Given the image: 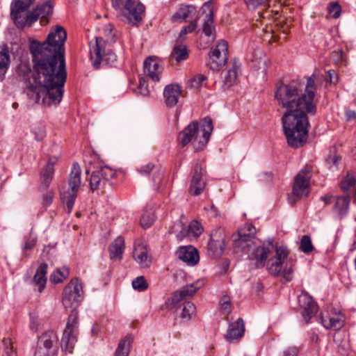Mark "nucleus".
I'll use <instances>...</instances> for the list:
<instances>
[{"label": "nucleus", "instance_id": "f257e3e1", "mask_svg": "<svg viewBox=\"0 0 356 356\" xmlns=\"http://www.w3.org/2000/svg\"><path fill=\"white\" fill-rule=\"evenodd\" d=\"M67 32L56 26L45 41L32 40L29 45L33 72L26 64L19 67V74L26 83L24 92L35 104L45 106L58 104L63 98L67 79L65 42Z\"/></svg>", "mask_w": 356, "mask_h": 356}, {"label": "nucleus", "instance_id": "f03ea898", "mask_svg": "<svg viewBox=\"0 0 356 356\" xmlns=\"http://www.w3.org/2000/svg\"><path fill=\"white\" fill-rule=\"evenodd\" d=\"M303 89L304 84L297 80H293L289 83H282L275 92V97L278 105L286 110L285 112L305 109L308 114L314 115L317 109L314 101L316 93L314 74L307 78L304 92Z\"/></svg>", "mask_w": 356, "mask_h": 356}, {"label": "nucleus", "instance_id": "7ed1b4c3", "mask_svg": "<svg viewBox=\"0 0 356 356\" xmlns=\"http://www.w3.org/2000/svg\"><path fill=\"white\" fill-rule=\"evenodd\" d=\"M305 109L284 112L282 117L283 130L288 145L295 149L302 147L308 138L310 124Z\"/></svg>", "mask_w": 356, "mask_h": 356}, {"label": "nucleus", "instance_id": "20e7f679", "mask_svg": "<svg viewBox=\"0 0 356 356\" xmlns=\"http://www.w3.org/2000/svg\"><path fill=\"white\" fill-rule=\"evenodd\" d=\"M233 247L236 253L246 252L248 259L252 262L256 268L265 266L266 259L271 250L273 249V238L268 241V245L265 246H255V241L245 236L244 232H237L232 235Z\"/></svg>", "mask_w": 356, "mask_h": 356}, {"label": "nucleus", "instance_id": "39448f33", "mask_svg": "<svg viewBox=\"0 0 356 356\" xmlns=\"http://www.w3.org/2000/svg\"><path fill=\"white\" fill-rule=\"evenodd\" d=\"M213 129L211 118L209 117L204 118L201 122L200 131L202 136H200L199 124L197 121H192L179 133L177 141L181 147H184L192 143L195 152H198L202 150L208 143Z\"/></svg>", "mask_w": 356, "mask_h": 356}, {"label": "nucleus", "instance_id": "423d86ee", "mask_svg": "<svg viewBox=\"0 0 356 356\" xmlns=\"http://www.w3.org/2000/svg\"><path fill=\"white\" fill-rule=\"evenodd\" d=\"M90 60L92 66L99 69L102 63L113 65L117 60V56L108 47V42L104 39L96 37L95 43L90 42Z\"/></svg>", "mask_w": 356, "mask_h": 356}, {"label": "nucleus", "instance_id": "0eeeda50", "mask_svg": "<svg viewBox=\"0 0 356 356\" xmlns=\"http://www.w3.org/2000/svg\"><path fill=\"white\" fill-rule=\"evenodd\" d=\"M81 170L77 162H74L72 166V170L68 177L69 189L61 195L63 203L65 205L66 210L70 213L74 205L77 193L81 185Z\"/></svg>", "mask_w": 356, "mask_h": 356}, {"label": "nucleus", "instance_id": "6e6552de", "mask_svg": "<svg viewBox=\"0 0 356 356\" xmlns=\"http://www.w3.org/2000/svg\"><path fill=\"white\" fill-rule=\"evenodd\" d=\"M312 177V168L306 165L295 177L293 191L289 195V202L293 205L298 200L309 195V180Z\"/></svg>", "mask_w": 356, "mask_h": 356}, {"label": "nucleus", "instance_id": "1a4fd4ad", "mask_svg": "<svg viewBox=\"0 0 356 356\" xmlns=\"http://www.w3.org/2000/svg\"><path fill=\"white\" fill-rule=\"evenodd\" d=\"M90 176V188L94 191L99 189H104L106 185H111V180L115 177V172L111 168L105 166L97 167L92 169L88 166L86 169V174Z\"/></svg>", "mask_w": 356, "mask_h": 356}, {"label": "nucleus", "instance_id": "9d476101", "mask_svg": "<svg viewBox=\"0 0 356 356\" xmlns=\"http://www.w3.org/2000/svg\"><path fill=\"white\" fill-rule=\"evenodd\" d=\"M78 311L74 308L68 316L65 329L61 339V349L63 351L72 353L78 334Z\"/></svg>", "mask_w": 356, "mask_h": 356}, {"label": "nucleus", "instance_id": "9b49d317", "mask_svg": "<svg viewBox=\"0 0 356 356\" xmlns=\"http://www.w3.org/2000/svg\"><path fill=\"white\" fill-rule=\"evenodd\" d=\"M83 291L81 281L75 277L64 288L63 304L65 308L77 306L83 300Z\"/></svg>", "mask_w": 356, "mask_h": 356}, {"label": "nucleus", "instance_id": "f8f14e48", "mask_svg": "<svg viewBox=\"0 0 356 356\" xmlns=\"http://www.w3.org/2000/svg\"><path fill=\"white\" fill-rule=\"evenodd\" d=\"M145 7L135 0H127L123 10L119 14L124 21L132 26H138L145 16Z\"/></svg>", "mask_w": 356, "mask_h": 356}, {"label": "nucleus", "instance_id": "ddd939ff", "mask_svg": "<svg viewBox=\"0 0 356 356\" xmlns=\"http://www.w3.org/2000/svg\"><path fill=\"white\" fill-rule=\"evenodd\" d=\"M228 59V44L225 40L219 41L213 47L209 52L208 65L213 70H218L225 65Z\"/></svg>", "mask_w": 356, "mask_h": 356}, {"label": "nucleus", "instance_id": "4468645a", "mask_svg": "<svg viewBox=\"0 0 356 356\" xmlns=\"http://www.w3.org/2000/svg\"><path fill=\"white\" fill-rule=\"evenodd\" d=\"M29 8H19L15 5H11L10 15L15 26L20 29L26 26H31L35 22L32 12L28 11Z\"/></svg>", "mask_w": 356, "mask_h": 356}, {"label": "nucleus", "instance_id": "2eb2a0df", "mask_svg": "<svg viewBox=\"0 0 356 356\" xmlns=\"http://www.w3.org/2000/svg\"><path fill=\"white\" fill-rule=\"evenodd\" d=\"M275 251V257L269 259L268 261V270L270 274L278 276L282 270V266L288 257L289 251L284 245H276Z\"/></svg>", "mask_w": 356, "mask_h": 356}, {"label": "nucleus", "instance_id": "dca6fc26", "mask_svg": "<svg viewBox=\"0 0 356 356\" xmlns=\"http://www.w3.org/2000/svg\"><path fill=\"white\" fill-rule=\"evenodd\" d=\"M202 170L201 163L197 162L193 168V176L188 188V193L192 195L197 196L200 195L206 186V182L202 178Z\"/></svg>", "mask_w": 356, "mask_h": 356}, {"label": "nucleus", "instance_id": "f3484780", "mask_svg": "<svg viewBox=\"0 0 356 356\" xmlns=\"http://www.w3.org/2000/svg\"><path fill=\"white\" fill-rule=\"evenodd\" d=\"M198 289L194 284L183 286L180 290L175 291L172 297L169 298L163 307L166 309H172L186 297L193 296Z\"/></svg>", "mask_w": 356, "mask_h": 356}, {"label": "nucleus", "instance_id": "a211bd4d", "mask_svg": "<svg viewBox=\"0 0 356 356\" xmlns=\"http://www.w3.org/2000/svg\"><path fill=\"white\" fill-rule=\"evenodd\" d=\"M299 306L302 309V316L305 320L312 318L318 310L317 304L307 293H302L298 297Z\"/></svg>", "mask_w": 356, "mask_h": 356}, {"label": "nucleus", "instance_id": "6ab92c4d", "mask_svg": "<svg viewBox=\"0 0 356 356\" xmlns=\"http://www.w3.org/2000/svg\"><path fill=\"white\" fill-rule=\"evenodd\" d=\"M144 74L149 77L153 81H160V76L163 71V67L159 65L158 60L149 56L147 58L143 63Z\"/></svg>", "mask_w": 356, "mask_h": 356}, {"label": "nucleus", "instance_id": "aec40b11", "mask_svg": "<svg viewBox=\"0 0 356 356\" xmlns=\"http://www.w3.org/2000/svg\"><path fill=\"white\" fill-rule=\"evenodd\" d=\"M54 5L51 0H47L43 3H39L31 11L35 22L40 18L41 22L47 24L48 17L53 14Z\"/></svg>", "mask_w": 356, "mask_h": 356}, {"label": "nucleus", "instance_id": "412c9836", "mask_svg": "<svg viewBox=\"0 0 356 356\" xmlns=\"http://www.w3.org/2000/svg\"><path fill=\"white\" fill-rule=\"evenodd\" d=\"M203 8L209 10V13L205 15L202 24V32L207 37H212V40L216 38L215 26L213 25V10L211 1H206L203 4Z\"/></svg>", "mask_w": 356, "mask_h": 356}, {"label": "nucleus", "instance_id": "4be33fe9", "mask_svg": "<svg viewBox=\"0 0 356 356\" xmlns=\"http://www.w3.org/2000/svg\"><path fill=\"white\" fill-rule=\"evenodd\" d=\"M181 93V86L178 84H168L163 90L164 102L167 106L173 107L178 103Z\"/></svg>", "mask_w": 356, "mask_h": 356}, {"label": "nucleus", "instance_id": "5701e85b", "mask_svg": "<svg viewBox=\"0 0 356 356\" xmlns=\"http://www.w3.org/2000/svg\"><path fill=\"white\" fill-rule=\"evenodd\" d=\"M244 332V321L243 318H238L235 322L229 323L225 337L228 341L238 340L243 337Z\"/></svg>", "mask_w": 356, "mask_h": 356}, {"label": "nucleus", "instance_id": "b1692460", "mask_svg": "<svg viewBox=\"0 0 356 356\" xmlns=\"http://www.w3.org/2000/svg\"><path fill=\"white\" fill-rule=\"evenodd\" d=\"M177 253L179 259L189 265H195L199 261L198 252L192 245L180 247Z\"/></svg>", "mask_w": 356, "mask_h": 356}, {"label": "nucleus", "instance_id": "393cba45", "mask_svg": "<svg viewBox=\"0 0 356 356\" xmlns=\"http://www.w3.org/2000/svg\"><path fill=\"white\" fill-rule=\"evenodd\" d=\"M219 234L220 231L213 232L207 244L208 250L216 257L220 256L225 248L224 238H221Z\"/></svg>", "mask_w": 356, "mask_h": 356}, {"label": "nucleus", "instance_id": "a878e982", "mask_svg": "<svg viewBox=\"0 0 356 356\" xmlns=\"http://www.w3.org/2000/svg\"><path fill=\"white\" fill-rule=\"evenodd\" d=\"M197 12V8L193 4L181 3L174 13L172 19L174 22L186 21L187 18L193 17Z\"/></svg>", "mask_w": 356, "mask_h": 356}, {"label": "nucleus", "instance_id": "bb28decb", "mask_svg": "<svg viewBox=\"0 0 356 356\" xmlns=\"http://www.w3.org/2000/svg\"><path fill=\"white\" fill-rule=\"evenodd\" d=\"M11 63L9 47L7 44L0 45V81L5 79V75Z\"/></svg>", "mask_w": 356, "mask_h": 356}, {"label": "nucleus", "instance_id": "cd10ccee", "mask_svg": "<svg viewBox=\"0 0 356 356\" xmlns=\"http://www.w3.org/2000/svg\"><path fill=\"white\" fill-rule=\"evenodd\" d=\"M334 204L332 211L338 214L340 218L346 216L349 210L350 197L349 195H339L334 197Z\"/></svg>", "mask_w": 356, "mask_h": 356}, {"label": "nucleus", "instance_id": "c85d7f7f", "mask_svg": "<svg viewBox=\"0 0 356 356\" xmlns=\"http://www.w3.org/2000/svg\"><path fill=\"white\" fill-rule=\"evenodd\" d=\"M241 68V63L236 59L232 61V66L229 68L223 78V84L222 86L224 90L228 89L234 85L236 81L238 71Z\"/></svg>", "mask_w": 356, "mask_h": 356}, {"label": "nucleus", "instance_id": "c756f323", "mask_svg": "<svg viewBox=\"0 0 356 356\" xmlns=\"http://www.w3.org/2000/svg\"><path fill=\"white\" fill-rule=\"evenodd\" d=\"M58 342V337L56 333L53 330H48L40 337L37 344L57 351Z\"/></svg>", "mask_w": 356, "mask_h": 356}, {"label": "nucleus", "instance_id": "7c9ffc66", "mask_svg": "<svg viewBox=\"0 0 356 356\" xmlns=\"http://www.w3.org/2000/svg\"><path fill=\"white\" fill-rule=\"evenodd\" d=\"M47 264L46 263L41 264L37 268L36 273L33 279V284L39 293H42L44 289L47 284Z\"/></svg>", "mask_w": 356, "mask_h": 356}, {"label": "nucleus", "instance_id": "2f4dec72", "mask_svg": "<svg viewBox=\"0 0 356 356\" xmlns=\"http://www.w3.org/2000/svg\"><path fill=\"white\" fill-rule=\"evenodd\" d=\"M137 171L142 175H147L151 172H152V181L156 186H158L161 184L163 177V171L161 169L157 168L152 163H149L146 165H142L141 167L138 168Z\"/></svg>", "mask_w": 356, "mask_h": 356}, {"label": "nucleus", "instance_id": "473e14b6", "mask_svg": "<svg viewBox=\"0 0 356 356\" xmlns=\"http://www.w3.org/2000/svg\"><path fill=\"white\" fill-rule=\"evenodd\" d=\"M133 254L134 259L142 268H147L150 266L151 259L148 257L146 246L143 244L136 245Z\"/></svg>", "mask_w": 356, "mask_h": 356}, {"label": "nucleus", "instance_id": "72a5a7b5", "mask_svg": "<svg viewBox=\"0 0 356 356\" xmlns=\"http://www.w3.org/2000/svg\"><path fill=\"white\" fill-rule=\"evenodd\" d=\"M124 249V239L122 236L117 237L109 246V254L111 259H121Z\"/></svg>", "mask_w": 356, "mask_h": 356}, {"label": "nucleus", "instance_id": "f704fd0d", "mask_svg": "<svg viewBox=\"0 0 356 356\" xmlns=\"http://www.w3.org/2000/svg\"><path fill=\"white\" fill-rule=\"evenodd\" d=\"M133 339L131 335H127L121 339L114 353L113 356H129Z\"/></svg>", "mask_w": 356, "mask_h": 356}, {"label": "nucleus", "instance_id": "c9c22d12", "mask_svg": "<svg viewBox=\"0 0 356 356\" xmlns=\"http://www.w3.org/2000/svg\"><path fill=\"white\" fill-rule=\"evenodd\" d=\"M204 231L202 225L197 221V220H192L188 227V230L186 232V234H183L182 232H180L178 234L177 237L180 239H182L184 238L186 235L187 236H193L195 238L200 236Z\"/></svg>", "mask_w": 356, "mask_h": 356}, {"label": "nucleus", "instance_id": "e433bc0d", "mask_svg": "<svg viewBox=\"0 0 356 356\" xmlns=\"http://www.w3.org/2000/svg\"><path fill=\"white\" fill-rule=\"evenodd\" d=\"M322 323L326 329L340 330L343 326V320L340 316L322 318Z\"/></svg>", "mask_w": 356, "mask_h": 356}, {"label": "nucleus", "instance_id": "4c0bfd02", "mask_svg": "<svg viewBox=\"0 0 356 356\" xmlns=\"http://www.w3.org/2000/svg\"><path fill=\"white\" fill-rule=\"evenodd\" d=\"M155 218L156 216L153 208H146L141 216L140 225L143 228H149L153 225Z\"/></svg>", "mask_w": 356, "mask_h": 356}, {"label": "nucleus", "instance_id": "58836bf2", "mask_svg": "<svg viewBox=\"0 0 356 356\" xmlns=\"http://www.w3.org/2000/svg\"><path fill=\"white\" fill-rule=\"evenodd\" d=\"M181 307L182 309L180 314V317L185 321H189L191 318L192 315H193L195 312L196 307L195 305L190 301H185L183 302Z\"/></svg>", "mask_w": 356, "mask_h": 356}, {"label": "nucleus", "instance_id": "ea45409f", "mask_svg": "<svg viewBox=\"0 0 356 356\" xmlns=\"http://www.w3.org/2000/svg\"><path fill=\"white\" fill-rule=\"evenodd\" d=\"M171 56L177 62L186 60L188 56L186 46L182 44L175 46L171 53Z\"/></svg>", "mask_w": 356, "mask_h": 356}, {"label": "nucleus", "instance_id": "a19ab883", "mask_svg": "<svg viewBox=\"0 0 356 356\" xmlns=\"http://www.w3.org/2000/svg\"><path fill=\"white\" fill-rule=\"evenodd\" d=\"M70 275V270L66 267H63L61 268L56 270L51 275H50V281L54 284H58L62 282L64 280H65Z\"/></svg>", "mask_w": 356, "mask_h": 356}, {"label": "nucleus", "instance_id": "79ce46f5", "mask_svg": "<svg viewBox=\"0 0 356 356\" xmlns=\"http://www.w3.org/2000/svg\"><path fill=\"white\" fill-rule=\"evenodd\" d=\"M356 184L355 177L350 172H348L346 175L340 181L339 186L343 192L348 191L351 188L354 187Z\"/></svg>", "mask_w": 356, "mask_h": 356}, {"label": "nucleus", "instance_id": "37998d69", "mask_svg": "<svg viewBox=\"0 0 356 356\" xmlns=\"http://www.w3.org/2000/svg\"><path fill=\"white\" fill-rule=\"evenodd\" d=\"M299 249L305 254H309L313 251L314 246L309 236L304 235L302 236Z\"/></svg>", "mask_w": 356, "mask_h": 356}, {"label": "nucleus", "instance_id": "c03bdc74", "mask_svg": "<svg viewBox=\"0 0 356 356\" xmlns=\"http://www.w3.org/2000/svg\"><path fill=\"white\" fill-rule=\"evenodd\" d=\"M54 173V168H51L50 167H46L44 168L43 171L41 173V182L43 186L46 188H48L51 184V181L53 179Z\"/></svg>", "mask_w": 356, "mask_h": 356}, {"label": "nucleus", "instance_id": "a18cd8bd", "mask_svg": "<svg viewBox=\"0 0 356 356\" xmlns=\"http://www.w3.org/2000/svg\"><path fill=\"white\" fill-rule=\"evenodd\" d=\"M249 10H255L259 7L267 8L270 0H244Z\"/></svg>", "mask_w": 356, "mask_h": 356}, {"label": "nucleus", "instance_id": "49530a36", "mask_svg": "<svg viewBox=\"0 0 356 356\" xmlns=\"http://www.w3.org/2000/svg\"><path fill=\"white\" fill-rule=\"evenodd\" d=\"M132 286L138 291H144L147 289L148 284L144 277L140 276L133 280Z\"/></svg>", "mask_w": 356, "mask_h": 356}, {"label": "nucleus", "instance_id": "de8ad7c7", "mask_svg": "<svg viewBox=\"0 0 356 356\" xmlns=\"http://www.w3.org/2000/svg\"><path fill=\"white\" fill-rule=\"evenodd\" d=\"M198 20H199V18L197 17L194 20L191 21L188 25L184 26V27H182V29L179 33V37L182 38L184 35L195 31L197 27Z\"/></svg>", "mask_w": 356, "mask_h": 356}, {"label": "nucleus", "instance_id": "09e8293b", "mask_svg": "<svg viewBox=\"0 0 356 356\" xmlns=\"http://www.w3.org/2000/svg\"><path fill=\"white\" fill-rule=\"evenodd\" d=\"M238 232H244L245 236H250V239L255 241L254 234L256 229L252 224H245L243 227H241Z\"/></svg>", "mask_w": 356, "mask_h": 356}, {"label": "nucleus", "instance_id": "8fccbe9b", "mask_svg": "<svg viewBox=\"0 0 356 356\" xmlns=\"http://www.w3.org/2000/svg\"><path fill=\"white\" fill-rule=\"evenodd\" d=\"M327 9L332 17L337 19L340 16L341 8L339 3L332 2Z\"/></svg>", "mask_w": 356, "mask_h": 356}, {"label": "nucleus", "instance_id": "3c124183", "mask_svg": "<svg viewBox=\"0 0 356 356\" xmlns=\"http://www.w3.org/2000/svg\"><path fill=\"white\" fill-rule=\"evenodd\" d=\"M56 353L53 349H47L37 344L35 356H54Z\"/></svg>", "mask_w": 356, "mask_h": 356}, {"label": "nucleus", "instance_id": "603ef678", "mask_svg": "<svg viewBox=\"0 0 356 356\" xmlns=\"http://www.w3.org/2000/svg\"><path fill=\"white\" fill-rule=\"evenodd\" d=\"M205 80L206 76L204 75L197 74L191 79L190 85L193 88H198L202 86V83Z\"/></svg>", "mask_w": 356, "mask_h": 356}, {"label": "nucleus", "instance_id": "864d4df0", "mask_svg": "<svg viewBox=\"0 0 356 356\" xmlns=\"http://www.w3.org/2000/svg\"><path fill=\"white\" fill-rule=\"evenodd\" d=\"M341 160V156L337 154H330L326 159L327 165H329V168H331L332 167H337Z\"/></svg>", "mask_w": 356, "mask_h": 356}, {"label": "nucleus", "instance_id": "5fc2aeb1", "mask_svg": "<svg viewBox=\"0 0 356 356\" xmlns=\"http://www.w3.org/2000/svg\"><path fill=\"white\" fill-rule=\"evenodd\" d=\"M254 63V67L257 70H261L262 72H265L267 70L266 66V58L264 56V58H259V59H254L252 60Z\"/></svg>", "mask_w": 356, "mask_h": 356}, {"label": "nucleus", "instance_id": "6e6d98bb", "mask_svg": "<svg viewBox=\"0 0 356 356\" xmlns=\"http://www.w3.org/2000/svg\"><path fill=\"white\" fill-rule=\"evenodd\" d=\"M37 241V237L35 234L31 233L26 239V242L24 246V250H31L35 245Z\"/></svg>", "mask_w": 356, "mask_h": 356}, {"label": "nucleus", "instance_id": "4d7b16f0", "mask_svg": "<svg viewBox=\"0 0 356 356\" xmlns=\"http://www.w3.org/2000/svg\"><path fill=\"white\" fill-rule=\"evenodd\" d=\"M3 342L4 345V352L7 356H15V353L13 351V347L10 339H5Z\"/></svg>", "mask_w": 356, "mask_h": 356}, {"label": "nucleus", "instance_id": "13d9d810", "mask_svg": "<svg viewBox=\"0 0 356 356\" xmlns=\"http://www.w3.org/2000/svg\"><path fill=\"white\" fill-rule=\"evenodd\" d=\"M35 0H13L11 5H15L19 8H29Z\"/></svg>", "mask_w": 356, "mask_h": 356}, {"label": "nucleus", "instance_id": "bf43d9fd", "mask_svg": "<svg viewBox=\"0 0 356 356\" xmlns=\"http://www.w3.org/2000/svg\"><path fill=\"white\" fill-rule=\"evenodd\" d=\"M127 0H111V3L115 10L120 14L127 3Z\"/></svg>", "mask_w": 356, "mask_h": 356}, {"label": "nucleus", "instance_id": "052dcab7", "mask_svg": "<svg viewBox=\"0 0 356 356\" xmlns=\"http://www.w3.org/2000/svg\"><path fill=\"white\" fill-rule=\"evenodd\" d=\"M138 90V92L144 96L147 95L149 92L146 81L143 77L140 78Z\"/></svg>", "mask_w": 356, "mask_h": 356}, {"label": "nucleus", "instance_id": "680f3d73", "mask_svg": "<svg viewBox=\"0 0 356 356\" xmlns=\"http://www.w3.org/2000/svg\"><path fill=\"white\" fill-rule=\"evenodd\" d=\"M293 270L292 267L288 266V265L286 264L282 270L283 278L285 279L286 281L291 280L293 278Z\"/></svg>", "mask_w": 356, "mask_h": 356}, {"label": "nucleus", "instance_id": "e2e57ef3", "mask_svg": "<svg viewBox=\"0 0 356 356\" xmlns=\"http://www.w3.org/2000/svg\"><path fill=\"white\" fill-rule=\"evenodd\" d=\"M299 349L296 346H291L283 351L282 356H298Z\"/></svg>", "mask_w": 356, "mask_h": 356}, {"label": "nucleus", "instance_id": "0e129e2a", "mask_svg": "<svg viewBox=\"0 0 356 356\" xmlns=\"http://www.w3.org/2000/svg\"><path fill=\"white\" fill-rule=\"evenodd\" d=\"M53 199L54 192L52 191H49L45 195H44L43 201L46 205H50L53 202Z\"/></svg>", "mask_w": 356, "mask_h": 356}, {"label": "nucleus", "instance_id": "69168bd1", "mask_svg": "<svg viewBox=\"0 0 356 356\" xmlns=\"http://www.w3.org/2000/svg\"><path fill=\"white\" fill-rule=\"evenodd\" d=\"M327 80L330 83H335L337 81V74L334 71L329 70L327 72Z\"/></svg>", "mask_w": 356, "mask_h": 356}, {"label": "nucleus", "instance_id": "338daca9", "mask_svg": "<svg viewBox=\"0 0 356 356\" xmlns=\"http://www.w3.org/2000/svg\"><path fill=\"white\" fill-rule=\"evenodd\" d=\"M231 302L229 300H223L221 302V309L228 313L231 311Z\"/></svg>", "mask_w": 356, "mask_h": 356}, {"label": "nucleus", "instance_id": "774afa93", "mask_svg": "<svg viewBox=\"0 0 356 356\" xmlns=\"http://www.w3.org/2000/svg\"><path fill=\"white\" fill-rule=\"evenodd\" d=\"M38 323L35 318L31 316L30 318V328L33 331H36L38 330Z\"/></svg>", "mask_w": 356, "mask_h": 356}]
</instances>
